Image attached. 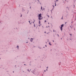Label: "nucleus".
<instances>
[{
	"mask_svg": "<svg viewBox=\"0 0 76 76\" xmlns=\"http://www.w3.org/2000/svg\"><path fill=\"white\" fill-rule=\"evenodd\" d=\"M38 17L39 20H41V19H42V17H41V14H39Z\"/></svg>",
	"mask_w": 76,
	"mask_h": 76,
	"instance_id": "f257e3e1",
	"label": "nucleus"
},
{
	"mask_svg": "<svg viewBox=\"0 0 76 76\" xmlns=\"http://www.w3.org/2000/svg\"><path fill=\"white\" fill-rule=\"evenodd\" d=\"M63 24H62V25H61V27L60 28V29H61V31H62L63 29Z\"/></svg>",
	"mask_w": 76,
	"mask_h": 76,
	"instance_id": "f03ea898",
	"label": "nucleus"
},
{
	"mask_svg": "<svg viewBox=\"0 0 76 76\" xmlns=\"http://www.w3.org/2000/svg\"><path fill=\"white\" fill-rule=\"evenodd\" d=\"M49 44L50 45H51V44L50 43H49Z\"/></svg>",
	"mask_w": 76,
	"mask_h": 76,
	"instance_id": "7ed1b4c3",
	"label": "nucleus"
},
{
	"mask_svg": "<svg viewBox=\"0 0 76 76\" xmlns=\"http://www.w3.org/2000/svg\"><path fill=\"white\" fill-rule=\"evenodd\" d=\"M39 23L40 24V21H39Z\"/></svg>",
	"mask_w": 76,
	"mask_h": 76,
	"instance_id": "20e7f679",
	"label": "nucleus"
},
{
	"mask_svg": "<svg viewBox=\"0 0 76 76\" xmlns=\"http://www.w3.org/2000/svg\"><path fill=\"white\" fill-rule=\"evenodd\" d=\"M42 6H41V9L42 10Z\"/></svg>",
	"mask_w": 76,
	"mask_h": 76,
	"instance_id": "39448f33",
	"label": "nucleus"
},
{
	"mask_svg": "<svg viewBox=\"0 0 76 76\" xmlns=\"http://www.w3.org/2000/svg\"><path fill=\"white\" fill-rule=\"evenodd\" d=\"M17 47H18V48H19V46H17Z\"/></svg>",
	"mask_w": 76,
	"mask_h": 76,
	"instance_id": "423d86ee",
	"label": "nucleus"
},
{
	"mask_svg": "<svg viewBox=\"0 0 76 76\" xmlns=\"http://www.w3.org/2000/svg\"><path fill=\"white\" fill-rule=\"evenodd\" d=\"M45 22H47V21H46V20H45Z\"/></svg>",
	"mask_w": 76,
	"mask_h": 76,
	"instance_id": "0eeeda50",
	"label": "nucleus"
},
{
	"mask_svg": "<svg viewBox=\"0 0 76 76\" xmlns=\"http://www.w3.org/2000/svg\"><path fill=\"white\" fill-rule=\"evenodd\" d=\"M56 3H55V6H56Z\"/></svg>",
	"mask_w": 76,
	"mask_h": 76,
	"instance_id": "6e6552de",
	"label": "nucleus"
},
{
	"mask_svg": "<svg viewBox=\"0 0 76 76\" xmlns=\"http://www.w3.org/2000/svg\"><path fill=\"white\" fill-rule=\"evenodd\" d=\"M49 18V15H47Z\"/></svg>",
	"mask_w": 76,
	"mask_h": 76,
	"instance_id": "1a4fd4ad",
	"label": "nucleus"
},
{
	"mask_svg": "<svg viewBox=\"0 0 76 76\" xmlns=\"http://www.w3.org/2000/svg\"><path fill=\"white\" fill-rule=\"evenodd\" d=\"M56 1H58V0H56Z\"/></svg>",
	"mask_w": 76,
	"mask_h": 76,
	"instance_id": "9d476101",
	"label": "nucleus"
},
{
	"mask_svg": "<svg viewBox=\"0 0 76 76\" xmlns=\"http://www.w3.org/2000/svg\"><path fill=\"white\" fill-rule=\"evenodd\" d=\"M58 37H59V35H58V34H57Z\"/></svg>",
	"mask_w": 76,
	"mask_h": 76,
	"instance_id": "9b49d317",
	"label": "nucleus"
},
{
	"mask_svg": "<svg viewBox=\"0 0 76 76\" xmlns=\"http://www.w3.org/2000/svg\"><path fill=\"white\" fill-rule=\"evenodd\" d=\"M31 39H33L32 38H31Z\"/></svg>",
	"mask_w": 76,
	"mask_h": 76,
	"instance_id": "f8f14e48",
	"label": "nucleus"
},
{
	"mask_svg": "<svg viewBox=\"0 0 76 76\" xmlns=\"http://www.w3.org/2000/svg\"><path fill=\"white\" fill-rule=\"evenodd\" d=\"M44 72H46V71L45 70H44Z\"/></svg>",
	"mask_w": 76,
	"mask_h": 76,
	"instance_id": "ddd939ff",
	"label": "nucleus"
},
{
	"mask_svg": "<svg viewBox=\"0 0 76 76\" xmlns=\"http://www.w3.org/2000/svg\"><path fill=\"white\" fill-rule=\"evenodd\" d=\"M22 15H21V17H22Z\"/></svg>",
	"mask_w": 76,
	"mask_h": 76,
	"instance_id": "4468645a",
	"label": "nucleus"
},
{
	"mask_svg": "<svg viewBox=\"0 0 76 76\" xmlns=\"http://www.w3.org/2000/svg\"><path fill=\"white\" fill-rule=\"evenodd\" d=\"M53 32H54V30H53Z\"/></svg>",
	"mask_w": 76,
	"mask_h": 76,
	"instance_id": "2eb2a0df",
	"label": "nucleus"
},
{
	"mask_svg": "<svg viewBox=\"0 0 76 76\" xmlns=\"http://www.w3.org/2000/svg\"><path fill=\"white\" fill-rule=\"evenodd\" d=\"M29 23H30V21H29Z\"/></svg>",
	"mask_w": 76,
	"mask_h": 76,
	"instance_id": "dca6fc26",
	"label": "nucleus"
},
{
	"mask_svg": "<svg viewBox=\"0 0 76 76\" xmlns=\"http://www.w3.org/2000/svg\"><path fill=\"white\" fill-rule=\"evenodd\" d=\"M45 33H46V32H45Z\"/></svg>",
	"mask_w": 76,
	"mask_h": 76,
	"instance_id": "f3484780",
	"label": "nucleus"
},
{
	"mask_svg": "<svg viewBox=\"0 0 76 76\" xmlns=\"http://www.w3.org/2000/svg\"><path fill=\"white\" fill-rule=\"evenodd\" d=\"M45 47H47V45H45Z\"/></svg>",
	"mask_w": 76,
	"mask_h": 76,
	"instance_id": "a211bd4d",
	"label": "nucleus"
},
{
	"mask_svg": "<svg viewBox=\"0 0 76 76\" xmlns=\"http://www.w3.org/2000/svg\"><path fill=\"white\" fill-rule=\"evenodd\" d=\"M47 27H47V26H46V28H47Z\"/></svg>",
	"mask_w": 76,
	"mask_h": 76,
	"instance_id": "6ab92c4d",
	"label": "nucleus"
},
{
	"mask_svg": "<svg viewBox=\"0 0 76 76\" xmlns=\"http://www.w3.org/2000/svg\"><path fill=\"white\" fill-rule=\"evenodd\" d=\"M53 42H54V40H53Z\"/></svg>",
	"mask_w": 76,
	"mask_h": 76,
	"instance_id": "aec40b11",
	"label": "nucleus"
},
{
	"mask_svg": "<svg viewBox=\"0 0 76 76\" xmlns=\"http://www.w3.org/2000/svg\"><path fill=\"white\" fill-rule=\"evenodd\" d=\"M53 7H54V6L53 5Z\"/></svg>",
	"mask_w": 76,
	"mask_h": 76,
	"instance_id": "412c9836",
	"label": "nucleus"
},
{
	"mask_svg": "<svg viewBox=\"0 0 76 76\" xmlns=\"http://www.w3.org/2000/svg\"><path fill=\"white\" fill-rule=\"evenodd\" d=\"M48 24H49V23H48Z\"/></svg>",
	"mask_w": 76,
	"mask_h": 76,
	"instance_id": "4be33fe9",
	"label": "nucleus"
},
{
	"mask_svg": "<svg viewBox=\"0 0 76 76\" xmlns=\"http://www.w3.org/2000/svg\"><path fill=\"white\" fill-rule=\"evenodd\" d=\"M31 41L32 42V41H31Z\"/></svg>",
	"mask_w": 76,
	"mask_h": 76,
	"instance_id": "5701e85b",
	"label": "nucleus"
},
{
	"mask_svg": "<svg viewBox=\"0 0 76 76\" xmlns=\"http://www.w3.org/2000/svg\"><path fill=\"white\" fill-rule=\"evenodd\" d=\"M47 68H48V67H47Z\"/></svg>",
	"mask_w": 76,
	"mask_h": 76,
	"instance_id": "b1692460",
	"label": "nucleus"
},
{
	"mask_svg": "<svg viewBox=\"0 0 76 76\" xmlns=\"http://www.w3.org/2000/svg\"><path fill=\"white\" fill-rule=\"evenodd\" d=\"M13 73H14V72H13Z\"/></svg>",
	"mask_w": 76,
	"mask_h": 76,
	"instance_id": "393cba45",
	"label": "nucleus"
},
{
	"mask_svg": "<svg viewBox=\"0 0 76 76\" xmlns=\"http://www.w3.org/2000/svg\"><path fill=\"white\" fill-rule=\"evenodd\" d=\"M47 34H48V33Z\"/></svg>",
	"mask_w": 76,
	"mask_h": 76,
	"instance_id": "a878e982",
	"label": "nucleus"
},
{
	"mask_svg": "<svg viewBox=\"0 0 76 76\" xmlns=\"http://www.w3.org/2000/svg\"><path fill=\"white\" fill-rule=\"evenodd\" d=\"M62 19H63V18H62Z\"/></svg>",
	"mask_w": 76,
	"mask_h": 76,
	"instance_id": "bb28decb",
	"label": "nucleus"
},
{
	"mask_svg": "<svg viewBox=\"0 0 76 76\" xmlns=\"http://www.w3.org/2000/svg\"><path fill=\"white\" fill-rule=\"evenodd\" d=\"M70 35H71V34H70Z\"/></svg>",
	"mask_w": 76,
	"mask_h": 76,
	"instance_id": "cd10ccee",
	"label": "nucleus"
},
{
	"mask_svg": "<svg viewBox=\"0 0 76 76\" xmlns=\"http://www.w3.org/2000/svg\"><path fill=\"white\" fill-rule=\"evenodd\" d=\"M46 70H47V69Z\"/></svg>",
	"mask_w": 76,
	"mask_h": 76,
	"instance_id": "c85d7f7f",
	"label": "nucleus"
},
{
	"mask_svg": "<svg viewBox=\"0 0 76 76\" xmlns=\"http://www.w3.org/2000/svg\"><path fill=\"white\" fill-rule=\"evenodd\" d=\"M74 6H75V5H74Z\"/></svg>",
	"mask_w": 76,
	"mask_h": 76,
	"instance_id": "c756f323",
	"label": "nucleus"
},
{
	"mask_svg": "<svg viewBox=\"0 0 76 76\" xmlns=\"http://www.w3.org/2000/svg\"><path fill=\"white\" fill-rule=\"evenodd\" d=\"M24 65H25V64H24Z\"/></svg>",
	"mask_w": 76,
	"mask_h": 76,
	"instance_id": "7c9ffc66",
	"label": "nucleus"
}]
</instances>
